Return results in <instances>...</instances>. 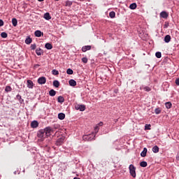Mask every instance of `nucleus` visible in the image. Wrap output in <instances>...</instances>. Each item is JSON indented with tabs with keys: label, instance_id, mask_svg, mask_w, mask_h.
Wrapping results in <instances>:
<instances>
[{
	"label": "nucleus",
	"instance_id": "1",
	"mask_svg": "<svg viewBox=\"0 0 179 179\" xmlns=\"http://www.w3.org/2000/svg\"><path fill=\"white\" fill-rule=\"evenodd\" d=\"M129 170L130 176H131L133 178H136V167H135L134 164H130L129 166Z\"/></svg>",
	"mask_w": 179,
	"mask_h": 179
},
{
	"label": "nucleus",
	"instance_id": "2",
	"mask_svg": "<svg viewBox=\"0 0 179 179\" xmlns=\"http://www.w3.org/2000/svg\"><path fill=\"white\" fill-rule=\"evenodd\" d=\"M38 138H41L42 141H44L45 138H47V136H45V131H44V129H41L38 131L37 134Z\"/></svg>",
	"mask_w": 179,
	"mask_h": 179
},
{
	"label": "nucleus",
	"instance_id": "3",
	"mask_svg": "<svg viewBox=\"0 0 179 179\" xmlns=\"http://www.w3.org/2000/svg\"><path fill=\"white\" fill-rule=\"evenodd\" d=\"M95 137H96V135H94V134H89V135L83 136V141H90L94 140Z\"/></svg>",
	"mask_w": 179,
	"mask_h": 179
},
{
	"label": "nucleus",
	"instance_id": "4",
	"mask_svg": "<svg viewBox=\"0 0 179 179\" xmlns=\"http://www.w3.org/2000/svg\"><path fill=\"white\" fill-rule=\"evenodd\" d=\"M43 131H45V134L47 138H48V136H51V134L52 132V128H51V127H45Z\"/></svg>",
	"mask_w": 179,
	"mask_h": 179
},
{
	"label": "nucleus",
	"instance_id": "5",
	"mask_svg": "<svg viewBox=\"0 0 179 179\" xmlns=\"http://www.w3.org/2000/svg\"><path fill=\"white\" fill-rule=\"evenodd\" d=\"M64 141H65V137L62 136L59 138L57 141H56V145L57 146H61L62 145V143H64Z\"/></svg>",
	"mask_w": 179,
	"mask_h": 179
},
{
	"label": "nucleus",
	"instance_id": "6",
	"mask_svg": "<svg viewBox=\"0 0 179 179\" xmlns=\"http://www.w3.org/2000/svg\"><path fill=\"white\" fill-rule=\"evenodd\" d=\"M76 110H80V111H85L86 110V106L77 104L76 105Z\"/></svg>",
	"mask_w": 179,
	"mask_h": 179
},
{
	"label": "nucleus",
	"instance_id": "7",
	"mask_svg": "<svg viewBox=\"0 0 179 179\" xmlns=\"http://www.w3.org/2000/svg\"><path fill=\"white\" fill-rule=\"evenodd\" d=\"M45 82H47L45 77H41L38 79V83L39 85H45Z\"/></svg>",
	"mask_w": 179,
	"mask_h": 179
},
{
	"label": "nucleus",
	"instance_id": "8",
	"mask_svg": "<svg viewBox=\"0 0 179 179\" xmlns=\"http://www.w3.org/2000/svg\"><path fill=\"white\" fill-rule=\"evenodd\" d=\"M27 86L29 89H33V87H34V84L33 83V81H31V80H27Z\"/></svg>",
	"mask_w": 179,
	"mask_h": 179
},
{
	"label": "nucleus",
	"instance_id": "9",
	"mask_svg": "<svg viewBox=\"0 0 179 179\" xmlns=\"http://www.w3.org/2000/svg\"><path fill=\"white\" fill-rule=\"evenodd\" d=\"M99 127H103V122H100L98 124L96 125V127H94V132L95 134H97L99 132V130L100 129V128Z\"/></svg>",
	"mask_w": 179,
	"mask_h": 179
},
{
	"label": "nucleus",
	"instance_id": "10",
	"mask_svg": "<svg viewBox=\"0 0 179 179\" xmlns=\"http://www.w3.org/2000/svg\"><path fill=\"white\" fill-rule=\"evenodd\" d=\"M90 50H92V45H85L82 48L83 52H86V51H90Z\"/></svg>",
	"mask_w": 179,
	"mask_h": 179
},
{
	"label": "nucleus",
	"instance_id": "11",
	"mask_svg": "<svg viewBox=\"0 0 179 179\" xmlns=\"http://www.w3.org/2000/svg\"><path fill=\"white\" fill-rule=\"evenodd\" d=\"M159 16L163 17V19H167V17H169V13H167L166 11H162L160 13Z\"/></svg>",
	"mask_w": 179,
	"mask_h": 179
},
{
	"label": "nucleus",
	"instance_id": "12",
	"mask_svg": "<svg viewBox=\"0 0 179 179\" xmlns=\"http://www.w3.org/2000/svg\"><path fill=\"white\" fill-rule=\"evenodd\" d=\"M31 128H37L38 127V122L37 120H34L31 123Z\"/></svg>",
	"mask_w": 179,
	"mask_h": 179
},
{
	"label": "nucleus",
	"instance_id": "13",
	"mask_svg": "<svg viewBox=\"0 0 179 179\" xmlns=\"http://www.w3.org/2000/svg\"><path fill=\"white\" fill-rule=\"evenodd\" d=\"M148 153V148H144L143 150L141 153V157H146V154Z\"/></svg>",
	"mask_w": 179,
	"mask_h": 179
},
{
	"label": "nucleus",
	"instance_id": "14",
	"mask_svg": "<svg viewBox=\"0 0 179 179\" xmlns=\"http://www.w3.org/2000/svg\"><path fill=\"white\" fill-rule=\"evenodd\" d=\"M33 41V39H31V38H30V36H27L26 39H25V44H31V42Z\"/></svg>",
	"mask_w": 179,
	"mask_h": 179
},
{
	"label": "nucleus",
	"instance_id": "15",
	"mask_svg": "<svg viewBox=\"0 0 179 179\" xmlns=\"http://www.w3.org/2000/svg\"><path fill=\"white\" fill-rule=\"evenodd\" d=\"M43 34V32L40 30H36L34 32L35 37H41V35Z\"/></svg>",
	"mask_w": 179,
	"mask_h": 179
},
{
	"label": "nucleus",
	"instance_id": "16",
	"mask_svg": "<svg viewBox=\"0 0 179 179\" xmlns=\"http://www.w3.org/2000/svg\"><path fill=\"white\" fill-rule=\"evenodd\" d=\"M43 17L45 19V20H50L51 15H50V13H45L43 15Z\"/></svg>",
	"mask_w": 179,
	"mask_h": 179
},
{
	"label": "nucleus",
	"instance_id": "17",
	"mask_svg": "<svg viewBox=\"0 0 179 179\" xmlns=\"http://www.w3.org/2000/svg\"><path fill=\"white\" fill-rule=\"evenodd\" d=\"M164 41L165 43H170V41H171V36L170 35L165 36Z\"/></svg>",
	"mask_w": 179,
	"mask_h": 179
},
{
	"label": "nucleus",
	"instance_id": "18",
	"mask_svg": "<svg viewBox=\"0 0 179 179\" xmlns=\"http://www.w3.org/2000/svg\"><path fill=\"white\" fill-rule=\"evenodd\" d=\"M69 85L70 86H73V87L76 86V81L75 80H73V79H71L69 81Z\"/></svg>",
	"mask_w": 179,
	"mask_h": 179
},
{
	"label": "nucleus",
	"instance_id": "19",
	"mask_svg": "<svg viewBox=\"0 0 179 179\" xmlns=\"http://www.w3.org/2000/svg\"><path fill=\"white\" fill-rule=\"evenodd\" d=\"M16 99L19 101V103H20V104L23 103V102L24 101V100L22 99V96H20V94H17L16 96Z\"/></svg>",
	"mask_w": 179,
	"mask_h": 179
},
{
	"label": "nucleus",
	"instance_id": "20",
	"mask_svg": "<svg viewBox=\"0 0 179 179\" xmlns=\"http://www.w3.org/2000/svg\"><path fill=\"white\" fill-rule=\"evenodd\" d=\"M45 48H46V50H52V44L50 43H45Z\"/></svg>",
	"mask_w": 179,
	"mask_h": 179
},
{
	"label": "nucleus",
	"instance_id": "21",
	"mask_svg": "<svg viewBox=\"0 0 179 179\" xmlns=\"http://www.w3.org/2000/svg\"><path fill=\"white\" fill-rule=\"evenodd\" d=\"M57 101H58V103H60L61 104H62V103H64V101H65V99L64 98V96H59L57 98Z\"/></svg>",
	"mask_w": 179,
	"mask_h": 179
},
{
	"label": "nucleus",
	"instance_id": "22",
	"mask_svg": "<svg viewBox=\"0 0 179 179\" xmlns=\"http://www.w3.org/2000/svg\"><path fill=\"white\" fill-rule=\"evenodd\" d=\"M58 118H59V120H65V113H59Z\"/></svg>",
	"mask_w": 179,
	"mask_h": 179
},
{
	"label": "nucleus",
	"instance_id": "23",
	"mask_svg": "<svg viewBox=\"0 0 179 179\" xmlns=\"http://www.w3.org/2000/svg\"><path fill=\"white\" fill-rule=\"evenodd\" d=\"M57 94V92L54 90H50L49 92V96H51V97H54Z\"/></svg>",
	"mask_w": 179,
	"mask_h": 179
},
{
	"label": "nucleus",
	"instance_id": "24",
	"mask_svg": "<svg viewBox=\"0 0 179 179\" xmlns=\"http://www.w3.org/2000/svg\"><path fill=\"white\" fill-rule=\"evenodd\" d=\"M36 54L38 56L41 55L43 54V50L41 48H38L36 50Z\"/></svg>",
	"mask_w": 179,
	"mask_h": 179
},
{
	"label": "nucleus",
	"instance_id": "25",
	"mask_svg": "<svg viewBox=\"0 0 179 179\" xmlns=\"http://www.w3.org/2000/svg\"><path fill=\"white\" fill-rule=\"evenodd\" d=\"M12 24L14 26V27H16L17 26V20L16 18L12 19Z\"/></svg>",
	"mask_w": 179,
	"mask_h": 179
},
{
	"label": "nucleus",
	"instance_id": "26",
	"mask_svg": "<svg viewBox=\"0 0 179 179\" xmlns=\"http://www.w3.org/2000/svg\"><path fill=\"white\" fill-rule=\"evenodd\" d=\"M152 152H153L154 153H159V146L155 145V146L152 148Z\"/></svg>",
	"mask_w": 179,
	"mask_h": 179
},
{
	"label": "nucleus",
	"instance_id": "27",
	"mask_svg": "<svg viewBox=\"0 0 179 179\" xmlns=\"http://www.w3.org/2000/svg\"><path fill=\"white\" fill-rule=\"evenodd\" d=\"M137 5L136 3H132L131 4H130L129 8L134 10L136 8H137Z\"/></svg>",
	"mask_w": 179,
	"mask_h": 179
},
{
	"label": "nucleus",
	"instance_id": "28",
	"mask_svg": "<svg viewBox=\"0 0 179 179\" xmlns=\"http://www.w3.org/2000/svg\"><path fill=\"white\" fill-rule=\"evenodd\" d=\"M53 86L55 87H59V81L55 80L53 81Z\"/></svg>",
	"mask_w": 179,
	"mask_h": 179
},
{
	"label": "nucleus",
	"instance_id": "29",
	"mask_svg": "<svg viewBox=\"0 0 179 179\" xmlns=\"http://www.w3.org/2000/svg\"><path fill=\"white\" fill-rule=\"evenodd\" d=\"M5 92L6 93H9V92H12V87L9 85H7L5 88Z\"/></svg>",
	"mask_w": 179,
	"mask_h": 179
},
{
	"label": "nucleus",
	"instance_id": "30",
	"mask_svg": "<svg viewBox=\"0 0 179 179\" xmlns=\"http://www.w3.org/2000/svg\"><path fill=\"white\" fill-rule=\"evenodd\" d=\"M109 16L111 19H114V17H115V12H114V11L110 12Z\"/></svg>",
	"mask_w": 179,
	"mask_h": 179
},
{
	"label": "nucleus",
	"instance_id": "31",
	"mask_svg": "<svg viewBox=\"0 0 179 179\" xmlns=\"http://www.w3.org/2000/svg\"><path fill=\"white\" fill-rule=\"evenodd\" d=\"M141 167H147L148 166V162L143 161L140 163Z\"/></svg>",
	"mask_w": 179,
	"mask_h": 179
},
{
	"label": "nucleus",
	"instance_id": "32",
	"mask_svg": "<svg viewBox=\"0 0 179 179\" xmlns=\"http://www.w3.org/2000/svg\"><path fill=\"white\" fill-rule=\"evenodd\" d=\"M155 114L159 115L160 113H162V109H160V108H156L155 109Z\"/></svg>",
	"mask_w": 179,
	"mask_h": 179
},
{
	"label": "nucleus",
	"instance_id": "33",
	"mask_svg": "<svg viewBox=\"0 0 179 179\" xmlns=\"http://www.w3.org/2000/svg\"><path fill=\"white\" fill-rule=\"evenodd\" d=\"M1 37L2 38H6V37H8V34L6 32H1Z\"/></svg>",
	"mask_w": 179,
	"mask_h": 179
},
{
	"label": "nucleus",
	"instance_id": "34",
	"mask_svg": "<svg viewBox=\"0 0 179 179\" xmlns=\"http://www.w3.org/2000/svg\"><path fill=\"white\" fill-rule=\"evenodd\" d=\"M66 73L68 75H73V70H72L71 69H68L66 71Z\"/></svg>",
	"mask_w": 179,
	"mask_h": 179
},
{
	"label": "nucleus",
	"instance_id": "35",
	"mask_svg": "<svg viewBox=\"0 0 179 179\" xmlns=\"http://www.w3.org/2000/svg\"><path fill=\"white\" fill-rule=\"evenodd\" d=\"M165 106H166V108H171V106L173 105L171 104V102H166Z\"/></svg>",
	"mask_w": 179,
	"mask_h": 179
},
{
	"label": "nucleus",
	"instance_id": "36",
	"mask_svg": "<svg viewBox=\"0 0 179 179\" xmlns=\"http://www.w3.org/2000/svg\"><path fill=\"white\" fill-rule=\"evenodd\" d=\"M52 73L55 76L59 75V71H58L57 69H53L52 71Z\"/></svg>",
	"mask_w": 179,
	"mask_h": 179
},
{
	"label": "nucleus",
	"instance_id": "37",
	"mask_svg": "<svg viewBox=\"0 0 179 179\" xmlns=\"http://www.w3.org/2000/svg\"><path fill=\"white\" fill-rule=\"evenodd\" d=\"M155 57H156L157 58H162V52H157L155 53Z\"/></svg>",
	"mask_w": 179,
	"mask_h": 179
},
{
	"label": "nucleus",
	"instance_id": "38",
	"mask_svg": "<svg viewBox=\"0 0 179 179\" xmlns=\"http://www.w3.org/2000/svg\"><path fill=\"white\" fill-rule=\"evenodd\" d=\"M65 6H72V1H66Z\"/></svg>",
	"mask_w": 179,
	"mask_h": 179
},
{
	"label": "nucleus",
	"instance_id": "39",
	"mask_svg": "<svg viewBox=\"0 0 179 179\" xmlns=\"http://www.w3.org/2000/svg\"><path fill=\"white\" fill-rule=\"evenodd\" d=\"M81 61L82 62H83V64H87V61H88L87 57H83L81 59Z\"/></svg>",
	"mask_w": 179,
	"mask_h": 179
},
{
	"label": "nucleus",
	"instance_id": "40",
	"mask_svg": "<svg viewBox=\"0 0 179 179\" xmlns=\"http://www.w3.org/2000/svg\"><path fill=\"white\" fill-rule=\"evenodd\" d=\"M36 47H37V45H36V43H34V44L31 45L30 48H31V50H36Z\"/></svg>",
	"mask_w": 179,
	"mask_h": 179
},
{
	"label": "nucleus",
	"instance_id": "41",
	"mask_svg": "<svg viewBox=\"0 0 179 179\" xmlns=\"http://www.w3.org/2000/svg\"><path fill=\"white\" fill-rule=\"evenodd\" d=\"M143 90L145 91V92H150V90H152V89H150V87L146 86V87H144Z\"/></svg>",
	"mask_w": 179,
	"mask_h": 179
},
{
	"label": "nucleus",
	"instance_id": "42",
	"mask_svg": "<svg viewBox=\"0 0 179 179\" xmlns=\"http://www.w3.org/2000/svg\"><path fill=\"white\" fill-rule=\"evenodd\" d=\"M150 127H151L150 124H146L145 125V130H146V129L150 130Z\"/></svg>",
	"mask_w": 179,
	"mask_h": 179
},
{
	"label": "nucleus",
	"instance_id": "43",
	"mask_svg": "<svg viewBox=\"0 0 179 179\" xmlns=\"http://www.w3.org/2000/svg\"><path fill=\"white\" fill-rule=\"evenodd\" d=\"M4 23H3V20H0V27H2V26H3Z\"/></svg>",
	"mask_w": 179,
	"mask_h": 179
},
{
	"label": "nucleus",
	"instance_id": "44",
	"mask_svg": "<svg viewBox=\"0 0 179 179\" xmlns=\"http://www.w3.org/2000/svg\"><path fill=\"white\" fill-rule=\"evenodd\" d=\"M176 85H177V86H179V78H177L176 80Z\"/></svg>",
	"mask_w": 179,
	"mask_h": 179
},
{
	"label": "nucleus",
	"instance_id": "45",
	"mask_svg": "<svg viewBox=\"0 0 179 179\" xmlns=\"http://www.w3.org/2000/svg\"><path fill=\"white\" fill-rule=\"evenodd\" d=\"M73 179H80V178H79L78 177H75V178H73Z\"/></svg>",
	"mask_w": 179,
	"mask_h": 179
},
{
	"label": "nucleus",
	"instance_id": "46",
	"mask_svg": "<svg viewBox=\"0 0 179 179\" xmlns=\"http://www.w3.org/2000/svg\"><path fill=\"white\" fill-rule=\"evenodd\" d=\"M39 2H43L44 0H38Z\"/></svg>",
	"mask_w": 179,
	"mask_h": 179
},
{
	"label": "nucleus",
	"instance_id": "47",
	"mask_svg": "<svg viewBox=\"0 0 179 179\" xmlns=\"http://www.w3.org/2000/svg\"><path fill=\"white\" fill-rule=\"evenodd\" d=\"M14 174H16V171L14 172Z\"/></svg>",
	"mask_w": 179,
	"mask_h": 179
},
{
	"label": "nucleus",
	"instance_id": "48",
	"mask_svg": "<svg viewBox=\"0 0 179 179\" xmlns=\"http://www.w3.org/2000/svg\"><path fill=\"white\" fill-rule=\"evenodd\" d=\"M55 1H59V0H55Z\"/></svg>",
	"mask_w": 179,
	"mask_h": 179
}]
</instances>
